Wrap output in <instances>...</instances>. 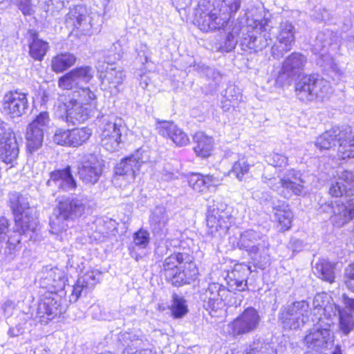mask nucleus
<instances>
[{
  "label": "nucleus",
  "instance_id": "nucleus-1",
  "mask_svg": "<svg viewBox=\"0 0 354 354\" xmlns=\"http://www.w3.org/2000/svg\"><path fill=\"white\" fill-rule=\"evenodd\" d=\"M241 0H198L195 24L204 31L227 28L230 19L241 8Z\"/></svg>",
  "mask_w": 354,
  "mask_h": 354
},
{
  "label": "nucleus",
  "instance_id": "nucleus-2",
  "mask_svg": "<svg viewBox=\"0 0 354 354\" xmlns=\"http://www.w3.org/2000/svg\"><path fill=\"white\" fill-rule=\"evenodd\" d=\"M161 272L167 281L176 287L190 284L198 275L194 257L185 251L176 252L167 257Z\"/></svg>",
  "mask_w": 354,
  "mask_h": 354
},
{
  "label": "nucleus",
  "instance_id": "nucleus-3",
  "mask_svg": "<svg viewBox=\"0 0 354 354\" xmlns=\"http://www.w3.org/2000/svg\"><path fill=\"white\" fill-rule=\"evenodd\" d=\"M88 203L84 195H71L59 200L50 217V226L53 233L66 231L68 221L80 218L85 212Z\"/></svg>",
  "mask_w": 354,
  "mask_h": 354
},
{
  "label": "nucleus",
  "instance_id": "nucleus-4",
  "mask_svg": "<svg viewBox=\"0 0 354 354\" xmlns=\"http://www.w3.org/2000/svg\"><path fill=\"white\" fill-rule=\"evenodd\" d=\"M237 246L247 252L254 266L263 270L270 264V243L267 236L261 232L254 230L243 232Z\"/></svg>",
  "mask_w": 354,
  "mask_h": 354
},
{
  "label": "nucleus",
  "instance_id": "nucleus-5",
  "mask_svg": "<svg viewBox=\"0 0 354 354\" xmlns=\"http://www.w3.org/2000/svg\"><path fill=\"white\" fill-rule=\"evenodd\" d=\"M207 234L218 241L227 233L234 223L231 209L224 203L214 202L207 214Z\"/></svg>",
  "mask_w": 354,
  "mask_h": 354
},
{
  "label": "nucleus",
  "instance_id": "nucleus-6",
  "mask_svg": "<svg viewBox=\"0 0 354 354\" xmlns=\"http://www.w3.org/2000/svg\"><path fill=\"white\" fill-rule=\"evenodd\" d=\"M295 93L301 101H313L317 97L324 98L330 92L328 81L318 75H304L295 82Z\"/></svg>",
  "mask_w": 354,
  "mask_h": 354
},
{
  "label": "nucleus",
  "instance_id": "nucleus-7",
  "mask_svg": "<svg viewBox=\"0 0 354 354\" xmlns=\"http://www.w3.org/2000/svg\"><path fill=\"white\" fill-rule=\"evenodd\" d=\"M102 164L93 153L83 154L77 161V174L86 185L96 184L102 174Z\"/></svg>",
  "mask_w": 354,
  "mask_h": 354
},
{
  "label": "nucleus",
  "instance_id": "nucleus-8",
  "mask_svg": "<svg viewBox=\"0 0 354 354\" xmlns=\"http://www.w3.org/2000/svg\"><path fill=\"white\" fill-rule=\"evenodd\" d=\"M149 160V151L147 149L140 148L117 164L115 167V173L118 176H125L128 181H132L141 165Z\"/></svg>",
  "mask_w": 354,
  "mask_h": 354
},
{
  "label": "nucleus",
  "instance_id": "nucleus-9",
  "mask_svg": "<svg viewBox=\"0 0 354 354\" xmlns=\"http://www.w3.org/2000/svg\"><path fill=\"white\" fill-rule=\"evenodd\" d=\"M309 304L302 300L288 306L281 314L285 329L298 330L308 321Z\"/></svg>",
  "mask_w": 354,
  "mask_h": 354
},
{
  "label": "nucleus",
  "instance_id": "nucleus-10",
  "mask_svg": "<svg viewBox=\"0 0 354 354\" xmlns=\"http://www.w3.org/2000/svg\"><path fill=\"white\" fill-rule=\"evenodd\" d=\"M109 59L104 61L106 63L105 71H104V64H101L100 61H98L96 67L97 71L100 72L102 88L109 91L113 95H116L120 91L124 79V74L122 70L117 69L112 64H109Z\"/></svg>",
  "mask_w": 354,
  "mask_h": 354
},
{
  "label": "nucleus",
  "instance_id": "nucleus-11",
  "mask_svg": "<svg viewBox=\"0 0 354 354\" xmlns=\"http://www.w3.org/2000/svg\"><path fill=\"white\" fill-rule=\"evenodd\" d=\"M94 17L85 6L77 5L71 8L66 15V22L82 35L93 34Z\"/></svg>",
  "mask_w": 354,
  "mask_h": 354
},
{
  "label": "nucleus",
  "instance_id": "nucleus-12",
  "mask_svg": "<svg viewBox=\"0 0 354 354\" xmlns=\"http://www.w3.org/2000/svg\"><path fill=\"white\" fill-rule=\"evenodd\" d=\"M28 94L17 90L6 93L2 101L3 111L12 118H19L29 109Z\"/></svg>",
  "mask_w": 354,
  "mask_h": 354
},
{
  "label": "nucleus",
  "instance_id": "nucleus-13",
  "mask_svg": "<svg viewBox=\"0 0 354 354\" xmlns=\"http://www.w3.org/2000/svg\"><path fill=\"white\" fill-rule=\"evenodd\" d=\"M295 41V26L287 21L281 22L277 36V42L271 48L272 55L276 59L282 57L285 53L292 49Z\"/></svg>",
  "mask_w": 354,
  "mask_h": 354
},
{
  "label": "nucleus",
  "instance_id": "nucleus-14",
  "mask_svg": "<svg viewBox=\"0 0 354 354\" xmlns=\"http://www.w3.org/2000/svg\"><path fill=\"white\" fill-rule=\"evenodd\" d=\"M93 69L89 66L75 68L60 77L58 86L62 89L71 90L88 83L93 77Z\"/></svg>",
  "mask_w": 354,
  "mask_h": 354
},
{
  "label": "nucleus",
  "instance_id": "nucleus-15",
  "mask_svg": "<svg viewBox=\"0 0 354 354\" xmlns=\"http://www.w3.org/2000/svg\"><path fill=\"white\" fill-rule=\"evenodd\" d=\"M229 297V291L223 286L213 283L202 294L201 299L204 302V307L207 310L216 311L223 306L224 301Z\"/></svg>",
  "mask_w": 354,
  "mask_h": 354
},
{
  "label": "nucleus",
  "instance_id": "nucleus-16",
  "mask_svg": "<svg viewBox=\"0 0 354 354\" xmlns=\"http://www.w3.org/2000/svg\"><path fill=\"white\" fill-rule=\"evenodd\" d=\"M65 110L64 115L62 118L67 123L75 125L86 121L91 115L92 110L90 106H85L74 98L63 104Z\"/></svg>",
  "mask_w": 354,
  "mask_h": 354
},
{
  "label": "nucleus",
  "instance_id": "nucleus-17",
  "mask_svg": "<svg viewBox=\"0 0 354 354\" xmlns=\"http://www.w3.org/2000/svg\"><path fill=\"white\" fill-rule=\"evenodd\" d=\"M169 216L163 206L156 207L149 216L150 229L156 239L163 240L168 233Z\"/></svg>",
  "mask_w": 354,
  "mask_h": 354
},
{
  "label": "nucleus",
  "instance_id": "nucleus-18",
  "mask_svg": "<svg viewBox=\"0 0 354 354\" xmlns=\"http://www.w3.org/2000/svg\"><path fill=\"white\" fill-rule=\"evenodd\" d=\"M304 183L299 171H289L282 178L283 189L280 194L284 198H290L293 194L301 196L306 192Z\"/></svg>",
  "mask_w": 354,
  "mask_h": 354
},
{
  "label": "nucleus",
  "instance_id": "nucleus-19",
  "mask_svg": "<svg viewBox=\"0 0 354 354\" xmlns=\"http://www.w3.org/2000/svg\"><path fill=\"white\" fill-rule=\"evenodd\" d=\"M260 322V316L253 308H248L231 324L233 332H252L256 330Z\"/></svg>",
  "mask_w": 354,
  "mask_h": 354
},
{
  "label": "nucleus",
  "instance_id": "nucleus-20",
  "mask_svg": "<svg viewBox=\"0 0 354 354\" xmlns=\"http://www.w3.org/2000/svg\"><path fill=\"white\" fill-rule=\"evenodd\" d=\"M48 187H57L63 191H70L77 187V183L73 176L71 168L67 166L63 169H57L52 171L50 179L46 183Z\"/></svg>",
  "mask_w": 354,
  "mask_h": 354
},
{
  "label": "nucleus",
  "instance_id": "nucleus-21",
  "mask_svg": "<svg viewBox=\"0 0 354 354\" xmlns=\"http://www.w3.org/2000/svg\"><path fill=\"white\" fill-rule=\"evenodd\" d=\"M61 301L60 296L56 293H51L50 296L45 297L38 305L37 315L40 318L44 317V322H46L61 315L64 310Z\"/></svg>",
  "mask_w": 354,
  "mask_h": 354
},
{
  "label": "nucleus",
  "instance_id": "nucleus-22",
  "mask_svg": "<svg viewBox=\"0 0 354 354\" xmlns=\"http://www.w3.org/2000/svg\"><path fill=\"white\" fill-rule=\"evenodd\" d=\"M329 193L335 197L354 196V173L345 170L342 171L335 183H333Z\"/></svg>",
  "mask_w": 354,
  "mask_h": 354
},
{
  "label": "nucleus",
  "instance_id": "nucleus-23",
  "mask_svg": "<svg viewBox=\"0 0 354 354\" xmlns=\"http://www.w3.org/2000/svg\"><path fill=\"white\" fill-rule=\"evenodd\" d=\"M160 135L171 139L178 147H183L189 144L188 136L171 121L159 122L157 127Z\"/></svg>",
  "mask_w": 354,
  "mask_h": 354
},
{
  "label": "nucleus",
  "instance_id": "nucleus-24",
  "mask_svg": "<svg viewBox=\"0 0 354 354\" xmlns=\"http://www.w3.org/2000/svg\"><path fill=\"white\" fill-rule=\"evenodd\" d=\"M19 146L14 133H9L0 139V160L6 164L13 165L19 156Z\"/></svg>",
  "mask_w": 354,
  "mask_h": 354
},
{
  "label": "nucleus",
  "instance_id": "nucleus-25",
  "mask_svg": "<svg viewBox=\"0 0 354 354\" xmlns=\"http://www.w3.org/2000/svg\"><path fill=\"white\" fill-rule=\"evenodd\" d=\"M97 282L93 272H87L80 277L73 287L72 293L69 296L70 302H76L82 294H87L94 288Z\"/></svg>",
  "mask_w": 354,
  "mask_h": 354
},
{
  "label": "nucleus",
  "instance_id": "nucleus-26",
  "mask_svg": "<svg viewBox=\"0 0 354 354\" xmlns=\"http://www.w3.org/2000/svg\"><path fill=\"white\" fill-rule=\"evenodd\" d=\"M28 34L30 56L35 60L42 61L49 49L48 43L39 38L38 32L34 30H30Z\"/></svg>",
  "mask_w": 354,
  "mask_h": 354
},
{
  "label": "nucleus",
  "instance_id": "nucleus-27",
  "mask_svg": "<svg viewBox=\"0 0 354 354\" xmlns=\"http://www.w3.org/2000/svg\"><path fill=\"white\" fill-rule=\"evenodd\" d=\"M345 136V133H342V129L334 127L319 136L317 138L315 145L320 149H329L335 146L337 143L340 147L341 140Z\"/></svg>",
  "mask_w": 354,
  "mask_h": 354
},
{
  "label": "nucleus",
  "instance_id": "nucleus-28",
  "mask_svg": "<svg viewBox=\"0 0 354 354\" xmlns=\"http://www.w3.org/2000/svg\"><path fill=\"white\" fill-rule=\"evenodd\" d=\"M127 126L121 118L111 116L103 120L101 138H106L110 136H123V133L127 131Z\"/></svg>",
  "mask_w": 354,
  "mask_h": 354
},
{
  "label": "nucleus",
  "instance_id": "nucleus-29",
  "mask_svg": "<svg viewBox=\"0 0 354 354\" xmlns=\"http://www.w3.org/2000/svg\"><path fill=\"white\" fill-rule=\"evenodd\" d=\"M272 209L274 214V219L279 223L283 230H288L292 223L293 214L289 205L283 201H277L274 204Z\"/></svg>",
  "mask_w": 354,
  "mask_h": 354
},
{
  "label": "nucleus",
  "instance_id": "nucleus-30",
  "mask_svg": "<svg viewBox=\"0 0 354 354\" xmlns=\"http://www.w3.org/2000/svg\"><path fill=\"white\" fill-rule=\"evenodd\" d=\"M339 37L336 32L329 29H325L319 32L314 41L313 48L317 53L324 51L333 44H337Z\"/></svg>",
  "mask_w": 354,
  "mask_h": 354
},
{
  "label": "nucleus",
  "instance_id": "nucleus-31",
  "mask_svg": "<svg viewBox=\"0 0 354 354\" xmlns=\"http://www.w3.org/2000/svg\"><path fill=\"white\" fill-rule=\"evenodd\" d=\"M307 62V58L300 53H292L283 62V70L299 76Z\"/></svg>",
  "mask_w": 354,
  "mask_h": 354
},
{
  "label": "nucleus",
  "instance_id": "nucleus-32",
  "mask_svg": "<svg viewBox=\"0 0 354 354\" xmlns=\"http://www.w3.org/2000/svg\"><path fill=\"white\" fill-rule=\"evenodd\" d=\"M15 221L14 231L27 236L30 233L35 232L38 225L37 221L27 213L15 216Z\"/></svg>",
  "mask_w": 354,
  "mask_h": 354
},
{
  "label": "nucleus",
  "instance_id": "nucleus-33",
  "mask_svg": "<svg viewBox=\"0 0 354 354\" xmlns=\"http://www.w3.org/2000/svg\"><path fill=\"white\" fill-rule=\"evenodd\" d=\"M354 217V203L346 206V205L337 204L334 207L333 215L331 221L337 226L340 227L349 222Z\"/></svg>",
  "mask_w": 354,
  "mask_h": 354
},
{
  "label": "nucleus",
  "instance_id": "nucleus-34",
  "mask_svg": "<svg viewBox=\"0 0 354 354\" xmlns=\"http://www.w3.org/2000/svg\"><path fill=\"white\" fill-rule=\"evenodd\" d=\"M261 28L257 24H252L249 33L241 40V46L243 50H253L257 52L265 48V43L261 42V38L258 35Z\"/></svg>",
  "mask_w": 354,
  "mask_h": 354
},
{
  "label": "nucleus",
  "instance_id": "nucleus-35",
  "mask_svg": "<svg viewBox=\"0 0 354 354\" xmlns=\"http://www.w3.org/2000/svg\"><path fill=\"white\" fill-rule=\"evenodd\" d=\"M194 141L196 144L194 150L197 156L202 158H207L210 156L213 148V140L211 137L206 136L203 132L199 131L195 133Z\"/></svg>",
  "mask_w": 354,
  "mask_h": 354
},
{
  "label": "nucleus",
  "instance_id": "nucleus-36",
  "mask_svg": "<svg viewBox=\"0 0 354 354\" xmlns=\"http://www.w3.org/2000/svg\"><path fill=\"white\" fill-rule=\"evenodd\" d=\"M313 306L315 315L319 316L317 317L319 322L321 320L322 315H331L328 310H332L333 313L337 312V309H333V304L329 303L328 297L326 294H317L313 299Z\"/></svg>",
  "mask_w": 354,
  "mask_h": 354
},
{
  "label": "nucleus",
  "instance_id": "nucleus-37",
  "mask_svg": "<svg viewBox=\"0 0 354 354\" xmlns=\"http://www.w3.org/2000/svg\"><path fill=\"white\" fill-rule=\"evenodd\" d=\"M9 203L15 216L26 213V210L29 208L28 196L18 192L9 194Z\"/></svg>",
  "mask_w": 354,
  "mask_h": 354
},
{
  "label": "nucleus",
  "instance_id": "nucleus-38",
  "mask_svg": "<svg viewBox=\"0 0 354 354\" xmlns=\"http://www.w3.org/2000/svg\"><path fill=\"white\" fill-rule=\"evenodd\" d=\"M44 132L41 129L33 128L28 125L26 133V145L28 150L32 153L41 147Z\"/></svg>",
  "mask_w": 354,
  "mask_h": 354
},
{
  "label": "nucleus",
  "instance_id": "nucleus-39",
  "mask_svg": "<svg viewBox=\"0 0 354 354\" xmlns=\"http://www.w3.org/2000/svg\"><path fill=\"white\" fill-rule=\"evenodd\" d=\"M169 308L171 315L175 319H180L189 312L187 300L176 293L171 295V303Z\"/></svg>",
  "mask_w": 354,
  "mask_h": 354
},
{
  "label": "nucleus",
  "instance_id": "nucleus-40",
  "mask_svg": "<svg viewBox=\"0 0 354 354\" xmlns=\"http://www.w3.org/2000/svg\"><path fill=\"white\" fill-rule=\"evenodd\" d=\"M342 133L346 136L341 140L339 152L342 153V158H354V132H352L350 127L342 129Z\"/></svg>",
  "mask_w": 354,
  "mask_h": 354
},
{
  "label": "nucleus",
  "instance_id": "nucleus-41",
  "mask_svg": "<svg viewBox=\"0 0 354 354\" xmlns=\"http://www.w3.org/2000/svg\"><path fill=\"white\" fill-rule=\"evenodd\" d=\"M76 59V57L71 53L59 54L52 59V69L55 73H62L74 65Z\"/></svg>",
  "mask_w": 354,
  "mask_h": 354
},
{
  "label": "nucleus",
  "instance_id": "nucleus-42",
  "mask_svg": "<svg viewBox=\"0 0 354 354\" xmlns=\"http://www.w3.org/2000/svg\"><path fill=\"white\" fill-rule=\"evenodd\" d=\"M91 130L86 127L70 130V147H78L82 145L91 136Z\"/></svg>",
  "mask_w": 354,
  "mask_h": 354
},
{
  "label": "nucleus",
  "instance_id": "nucleus-43",
  "mask_svg": "<svg viewBox=\"0 0 354 354\" xmlns=\"http://www.w3.org/2000/svg\"><path fill=\"white\" fill-rule=\"evenodd\" d=\"M315 272L319 277L329 283L335 279L334 265L328 261H322L316 264Z\"/></svg>",
  "mask_w": 354,
  "mask_h": 354
},
{
  "label": "nucleus",
  "instance_id": "nucleus-44",
  "mask_svg": "<svg viewBox=\"0 0 354 354\" xmlns=\"http://www.w3.org/2000/svg\"><path fill=\"white\" fill-rule=\"evenodd\" d=\"M252 163H250L245 157H241L236 161L231 169V172L239 180L242 181L245 178V176L248 174L250 168L253 167Z\"/></svg>",
  "mask_w": 354,
  "mask_h": 354
},
{
  "label": "nucleus",
  "instance_id": "nucleus-45",
  "mask_svg": "<svg viewBox=\"0 0 354 354\" xmlns=\"http://www.w3.org/2000/svg\"><path fill=\"white\" fill-rule=\"evenodd\" d=\"M254 24L261 28L258 32L259 37L261 38V42L265 43V48L272 43V26L268 20L254 21Z\"/></svg>",
  "mask_w": 354,
  "mask_h": 354
},
{
  "label": "nucleus",
  "instance_id": "nucleus-46",
  "mask_svg": "<svg viewBox=\"0 0 354 354\" xmlns=\"http://www.w3.org/2000/svg\"><path fill=\"white\" fill-rule=\"evenodd\" d=\"M77 88L79 89L74 91L72 98L77 100L78 102L85 106L91 107V106L88 105V104L95 99V93L88 87L83 88L80 86Z\"/></svg>",
  "mask_w": 354,
  "mask_h": 354
},
{
  "label": "nucleus",
  "instance_id": "nucleus-47",
  "mask_svg": "<svg viewBox=\"0 0 354 354\" xmlns=\"http://www.w3.org/2000/svg\"><path fill=\"white\" fill-rule=\"evenodd\" d=\"M324 333H308L305 337V342L309 348L317 351L320 348L327 346V341Z\"/></svg>",
  "mask_w": 354,
  "mask_h": 354
},
{
  "label": "nucleus",
  "instance_id": "nucleus-48",
  "mask_svg": "<svg viewBox=\"0 0 354 354\" xmlns=\"http://www.w3.org/2000/svg\"><path fill=\"white\" fill-rule=\"evenodd\" d=\"M123 136H110L106 138H101L102 145L109 151H115L121 149V145L123 142Z\"/></svg>",
  "mask_w": 354,
  "mask_h": 354
},
{
  "label": "nucleus",
  "instance_id": "nucleus-49",
  "mask_svg": "<svg viewBox=\"0 0 354 354\" xmlns=\"http://www.w3.org/2000/svg\"><path fill=\"white\" fill-rule=\"evenodd\" d=\"M252 26V24H250L245 26L242 21H236L233 25V27L227 32V35H232L237 39L239 38L241 41L243 37H246L249 33Z\"/></svg>",
  "mask_w": 354,
  "mask_h": 354
},
{
  "label": "nucleus",
  "instance_id": "nucleus-50",
  "mask_svg": "<svg viewBox=\"0 0 354 354\" xmlns=\"http://www.w3.org/2000/svg\"><path fill=\"white\" fill-rule=\"evenodd\" d=\"M178 175V168L173 167L170 163L165 164L162 169L156 174L157 178L162 181H169L177 178Z\"/></svg>",
  "mask_w": 354,
  "mask_h": 354
},
{
  "label": "nucleus",
  "instance_id": "nucleus-51",
  "mask_svg": "<svg viewBox=\"0 0 354 354\" xmlns=\"http://www.w3.org/2000/svg\"><path fill=\"white\" fill-rule=\"evenodd\" d=\"M21 234L14 231L13 234L9 236L5 250L6 254L12 256L21 249Z\"/></svg>",
  "mask_w": 354,
  "mask_h": 354
},
{
  "label": "nucleus",
  "instance_id": "nucleus-52",
  "mask_svg": "<svg viewBox=\"0 0 354 354\" xmlns=\"http://www.w3.org/2000/svg\"><path fill=\"white\" fill-rule=\"evenodd\" d=\"M229 295L234 291H244L247 287V274H243L241 279H235L234 280H227Z\"/></svg>",
  "mask_w": 354,
  "mask_h": 354
},
{
  "label": "nucleus",
  "instance_id": "nucleus-53",
  "mask_svg": "<svg viewBox=\"0 0 354 354\" xmlns=\"http://www.w3.org/2000/svg\"><path fill=\"white\" fill-rule=\"evenodd\" d=\"M339 326L343 332H351L354 328V321L351 313L345 310L339 312Z\"/></svg>",
  "mask_w": 354,
  "mask_h": 354
},
{
  "label": "nucleus",
  "instance_id": "nucleus-54",
  "mask_svg": "<svg viewBox=\"0 0 354 354\" xmlns=\"http://www.w3.org/2000/svg\"><path fill=\"white\" fill-rule=\"evenodd\" d=\"M188 183L193 189L198 192H203L207 189L203 175L199 174H192L189 178Z\"/></svg>",
  "mask_w": 354,
  "mask_h": 354
},
{
  "label": "nucleus",
  "instance_id": "nucleus-55",
  "mask_svg": "<svg viewBox=\"0 0 354 354\" xmlns=\"http://www.w3.org/2000/svg\"><path fill=\"white\" fill-rule=\"evenodd\" d=\"M50 123L49 114L47 111H42L37 115L35 119L29 124L33 128L41 129L44 131Z\"/></svg>",
  "mask_w": 354,
  "mask_h": 354
},
{
  "label": "nucleus",
  "instance_id": "nucleus-56",
  "mask_svg": "<svg viewBox=\"0 0 354 354\" xmlns=\"http://www.w3.org/2000/svg\"><path fill=\"white\" fill-rule=\"evenodd\" d=\"M295 77L296 76L290 72L284 71L283 67L282 66L281 71L276 77L275 83L278 86L280 87L289 86Z\"/></svg>",
  "mask_w": 354,
  "mask_h": 354
},
{
  "label": "nucleus",
  "instance_id": "nucleus-57",
  "mask_svg": "<svg viewBox=\"0 0 354 354\" xmlns=\"http://www.w3.org/2000/svg\"><path fill=\"white\" fill-rule=\"evenodd\" d=\"M70 130L57 129L53 136V142L57 145L70 147Z\"/></svg>",
  "mask_w": 354,
  "mask_h": 354
},
{
  "label": "nucleus",
  "instance_id": "nucleus-58",
  "mask_svg": "<svg viewBox=\"0 0 354 354\" xmlns=\"http://www.w3.org/2000/svg\"><path fill=\"white\" fill-rule=\"evenodd\" d=\"M149 234L147 230H140L133 235V242L140 248H145L149 243Z\"/></svg>",
  "mask_w": 354,
  "mask_h": 354
},
{
  "label": "nucleus",
  "instance_id": "nucleus-59",
  "mask_svg": "<svg viewBox=\"0 0 354 354\" xmlns=\"http://www.w3.org/2000/svg\"><path fill=\"white\" fill-rule=\"evenodd\" d=\"M250 272V267L247 265L236 266L234 268L227 274L226 280L241 279V277H243V274H247L248 276V273Z\"/></svg>",
  "mask_w": 354,
  "mask_h": 354
},
{
  "label": "nucleus",
  "instance_id": "nucleus-60",
  "mask_svg": "<svg viewBox=\"0 0 354 354\" xmlns=\"http://www.w3.org/2000/svg\"><path fill=\"white\" fill-rule=\"evenodd\" d=\"M344 281L346 288L354 292V263L346 267L344 272Z\"/></svg>",
  "mask_w": 354,
  "mask_h": 354
},
{
  "label": "nucleus",
  "instance_id": "nucleus-61",
  "mask_svg": "<svg viewBox=\"0 0 354 354\" xmlns=\"http://www.w3.org/2000/svg\"><path fill=\"white\" fill-rule=\"evenodd\" d=\"M252 197L263 205H270L272 207L276 204L272 201V196L268 192L256 190L252 193Z\"/></svg>",
  "mask_w": 354,
  "mask_h": 354
},
{
  "label": "nucleus",
  "instance_id": "nucleus-62",
  "mask_svg": "<svg viewBox=\"0 0 354 354\" xmlns=\"http://www.w3.org/2000/svg\"><path fill=\"white\" fill-rule=\"evenodd\" d=\"M267 161L274 167H284L288 164V158L283 153L273 152L268 157Z\"/></svg>",
  "mask_w": 354,
  "mask_h": 354
},
{
  "label": "nucleus",
  "instance_id": "nucleus-63",
  "mask_svg": "<svg viewBox=\"0 0 354 354\" xmlns=\"http://www.w3.org/2000/svg\"><path fill=\"white\" fill-rule=\"evenodd\" d=\"M15 3L24 15H31L33 12L31 0H10Z\"/></svg>",
  "mask_w": 354,
  "mask_h": 354
},
{
  "label": "nucleus",
  "instance_id": "nucleus-64",
  "mask_svg": "<svg viewBox=\"0 0 354 354\" xmlns=\"http://www.w3.org/2000/svg\"><path fill=\"white\" fill-rule=\"evenodd\" d=\"M201 72L208 79H212L216 82H218L221 78L220 73L214 68L209 66H202L201 68Z\"/></svg>",
  "mask_w": 354,
  "mask_h": 354
}]
</instances>
